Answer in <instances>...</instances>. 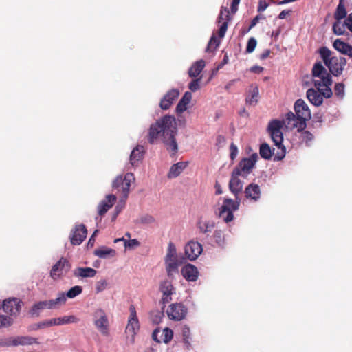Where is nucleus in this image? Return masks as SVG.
<instances>
[{"instance_id":"nucleus-1","label":"nucleus","mask_w":352,"mask_h":352,"mask_svg":"<svg viewBox=\"0 0 352 352\" xmlns=\"http://www.w3.org/2000/svg\"><path fill=\"white\" fill-rule=\"evenodd\" d=\"M294 111L295 113L288 112L285 120H273L268 124V133L274 145L280 149L276 155V160H282L286 154V148L283 144V135L281 131L283 125L289 129L297 128L298 131H301L306 128V122L311 119L310 109L304 100L298 99L295 102Z\"/></svg>"},{"instance_id":"nucleus-2","label":"nucleus","mask_w":352,"mask_h":352,"mask_svg":"<svg viewBox=\"0 0 352 352\" xmlns=\"http://www.w3.org/2000/svg\"><path fill=\"white\" fill-rule=\"evenodd\" d=\"M177 133L175 118L172 116H165L151 125L147 138L150 144H154L160 138L167 151L174 155L178 151L175 139Z\"/></svg>"},{"instance_id":"nucleus-3","label":"nucleus","mask_w":352,"mask_h":352,"mask_svg":"<svg viewBox=\"0 0 352 352\" xmlns=\"http://www.w3.org/2000/svg\"><path fill=\"white\" fill-rule=\"evenodd\" d=\"M318 52L324 63L333 76H338L342 74L346 64L345 58L332 56V52L327 47H321Z\"/></svg>"},{"instance_id":"nucleus-4","label":"nucleus","mask_w":352,"mask_h":352,"mask_svg":"<svg viewBox=\"0 0 352 352\" xmlns=\"http://www.w3.org/2000/svg\"><path fill=\"white\" fill-rule=\"evenodd\" d=\"M135 182L134 175L126 173L124 176L119 175L113 182L112 187L116 193L121 195V202L126 203L128 198L131 183Z\"/></svg>"},{"instance_id":"nucleus-5","label":"nucleus","mask_w":352,"mask_h":352,"mask_svg":"<svg viewBox=\"0 0 352 352\" xmlns=\"http://www.w3.org/2000/svg\"><path fill=\"white\" fill-rule=\"evenodd\" d=\"M313 83L316 89H320L322 87H331L332 80L330 74L327 72L321 62H316L312 68Z\"/></svg>"},{"instance_id":"nucleus-6","label":"nucleus","mask_w":352,"mask_h":352,"mask_svg":"<svg viewBox=\"0 0 352 352\" xmlns=\"http://www.w3.org/2000/svg\"><path fill=\"white\" fill-rule=\"evenodd\" d=\"M67 300L65 293H59L58 297L55 299L49 300L39 301L32 305L29 311L30 314L32 316L38 317L40 315V311L47 309H57L60 306L64 305Z\"/></svg>"},{"instance_id":"nucleus-7","label":"nucleus","mask_w":352,"mask_h":352,"mask_svg":"<svg viewBox=\"0 0 352 352\" xmlns=\"http://www.w3.org/2000/svg\"><path fill=\"white\" fill-rule=\"evenodd\" d=\"M333 94L332 90L330 87H322L319 90L311 88L307 91V98L309 101L314 106L319 107L323 102V98H329Z\"/></svg>"},{"instance_id":"nucleus-8","label":"nucleus","mask_w":352,"mask_h":352,"mask_svg":"<svg viewBox=\"0 0 352 352\" xmlns=\"http://www.w3.org/2000/svg\"><path fill=\"white\" fill-rule=\"evenodd\" d=\"M239 206V201H234L231 199L226 198L223 205L219 208V217L227 223L232 221L234 219L233 212L238 210Z\"/></svg>"},{"instance_id":"nucleus-9","label":"nucleus","mask_w":352,"mask_h":352,"mask_svg":"<svg viewBox=\"0 0 352 352\" xmlns=\"http://www.w3.org/2000/svg\"><path fill=\"white\" fill-rule=\"evenodd\" d=\"M94 323L97 329L103 335L108 336L109 322L105 311L102 309L96 310L94 313Z\"/></svg>"},{"instance_id":"nucleus-10","label":"nucleus","mask_w":352,"mask_h":352,"mask_svg":"<svg viewBox=\"0 0 352 352\" xmlns=\"http://www.w3.org/2000/svg\"><path fill=\"white\" fill-rule=\"evenodd\" d=\"M258 160L256 153L252 154L249 157L243 158L233 170H239L243 177H246L250 173Z\"/></svg>"},{"instance_id":"nucleus-11","label":"nucleus","mask_w":352,"mask_h":352,"mask_svg":"<svg viewBox=\"0 0 352 352\" xmlns=\"http://www.w3.org/2000/svg\"><path fill=\"white\" fill-rule=\"evenodd\" d=\"M71 268L69 261L65 257H61L60 260L54 264L50 271V276L56 280L60 278L63 275L66 274Z\"/></svg>"},{"instance_id":"nucleus-12","label":"nucleus","mask_w":352,"mask_h":352,"mask_svg":"<svg viewBox=\"0 0 352 352\" xmlns=\"http://www.w3.org/2000/svg\"><path fill=\"white\" fill-rule=\"evenodd\" d=\"M87 230L84 224H76L72 230L70 234V241L73 245L81 244L86 239Z\"/></svg>"},{"instance_id":"nucleus-13","label":"nucleus","mask_w":352,"mask_h":352,"mask_svg":"<svg viewBox=\"0 0 352 352\" xmlns=\"http://www.w3.org/2000/svg\"><path fill=\"white\" fill-rule=\"evenodd\" d=\"M186 313L187 308L182 303H173L167 310L169 318L177 321L184 319Z\"/></svg>"},{"instance_id":"nucleus-14","label":"nucleus","mask_w":352,"mask_h":352,"mask_svg":"<svg viewBox=\"0 0 352 352\" xmlns=\"http://www.w3.org/2000/svg\"><path fill=\"white\" fill-rule=\"evenodd\" d=\"M22 301L16 298L6 299L3 303V311L10 316H16L21 310Z\"/></svg>"},{"instance_id":"nucleus-15","label":"nucleus","mask_w":352,"mask_h":352,"mask_svg":"<svg viewBox=\"0 0 352 352\" xmlns=\"http://www.w3.org/2000/svg\"><path fill=\"white\" fill-rule=\"evenodd\" d=\"M160 291L162 293L161 302L164 305L172 300V295L175 294V289L169 280H164L160 283Z\"/></svg>"},{"instance_id":"nucleus-16","label":"nucleus","mask_w":352,"mask_h":352,"mask_svg":"<svg viewBox=\"0 0 352 352\" xmlns=\"http://www.w3.org/2000/svg\"><path fill=\"white\" fill-rule=\"evenodd\" d=\"M33 344H39L37 338L28 336H19L8 339L6 345L8 346H11L19 345H32Z\"/></svg>"},{"instance_id":"nucleus-17","label":"nucleus","mask_w":352,"mask_h":352,"mask_svg":"<svg viewBox=\"0 0 352 352\" xmlns=\"http://www.w3.org/2000/svg\"><path fill=\"white\" fill-rule=\"evenodd\" d=\"M241 176L239 173V170H232L231 174L230 180L229 182V189L230 192L234 194L236 199L238 195L241 192L243 189V182L239 178Z\"/></svg>"},{"instance_id":"nucleus-18","label":"nucleus","mask_w":352,"mask_h":352,"mask_svg":"<svg viewBox=\"0 0 352 352\" xmlns=\"http://www.w3.org/2000/svg\"><path fill=\"white\" fill-rule=\"evenodd\" d=\"M202 251V245L197 241H190L185 246V255L190 261L195 260Z\"/></svg>"},{"instance_id":"nucleus-19","label":"nucleus","mask_w":352,"mask_h":352,"mask_svg":"<svg viewBox=\"0 0 352 352\" xmlns=\"http://www.w3.org/2000/svg\"><path fill=\"white\" fill-rule=\"evenodd\" d=\"M230 19L229 10L227 8L222 7L218 16V23L221 24L218 31V36L220 38L224 37L228 29V21Z\"/></svg>"},{"instance_id":"nucleus-20","label":"nucleus","mask_w":352,"mask_h":352,"mask_svg":"<svg viewBox=\"0 0 352 352\" xmlns=\"http://www.w3.org/2000/svg\"><path fill=\"white\" fill-rule=\"evenodd\" d=\"M130 317L129 318L128 324L126 327V332L131 333L132 336L136 334L139 330L140 324L136 315V310L133 305L129 307Z\"/></svg>"},{"instance_id":"nucleus-21","label":"nucleus","mask_w":352,"mask_h":352,"mask_svg":"<svg viewBox=\"0 0 352 352\" xmlns=\"http://www.w3.org/2000/svg\"><path fill=\"white\" fill-rule=\"evenodd\" d=\"M179 91L177 89L169 90L161 99L160 107L163 110L168 109L173 103L178 98Z\"/></svg>"},{"instance_id":"nucleus-22","label":"nucleus","mask_w":352,"mask_h":352,"mask_svg":"<svg viewBox=\"0 0 352 352\" xmlns=\"http://www.w3.org/2000/svg\"><path fill=\"white\" fill-rule=\"evenodd\" d=\"M244 194L247 199L257 201L261 195L260 186L256 184L251 183L245 187Z\"/></svg>"},{"instance_id":"nucleus-23","label":"nucleus","mask_w":352,"mask_h":352,"mask_svg":"<svg viewBox=\"0 0 352 352\" xmlns=\"http://www.w3.org/2000/svg\"><path fill=\"white\" fill-rule=\"evenodd\" d=\"M116 201L114 195H107L105 199L102 200L98 206V212L100 216H103L113 206Z\"/></svg>"},{"instance_id":"nucleus-24","label":"nucleus","mask_w":352,"mask_h":352,"mask_svg":"<svg viewBox=\"0 0 352 352\" xmlns=\"http://www.w3.org/2000/svg\"><path fill=\"white\" fill-rule=\"evenodd\" d=\"M182 274L186 280L193 282L197 280L199 271L195 265L187 264L182 267Z\"/></svg>"},{"instance_id":"nucleus-25","label":"nucleus","mask_w":352,"mask_h":352,"mask_svg":"<svg viewBox=\"0 0 352 352\" xmlns=\"http://www.w3.org/2000/svg\"><path fill=\"white\" fill-rule=\"evenodd\" d=\"M258 86L256 84L250 85L245 98L246 104L251 106L256 105L258 100Z\"/></svg>"},{"instance_id":"nucleus-26","label":"nucleus","mask_w":352,"mask_h":352,"mask_svg":"<svg viewBox=\"0 0 352 352\" xmlns=\"http://www.w3.org/2000/svg\"><path fill=\"white\" fill-rule=\"evenodd\" d=\"M333 47L342 54L352 57V45L344 42L340 38H337L333 43Z\"/></svg>"},{"instance_id":"nucleus-27","label":"nucleus","mask_w":352,"mask_h":352,"mask_svg":"<svg viewBox=\"0 0 352 352\" xmlns=\"http://www.w3.org/2000/svg\"><path fill=\"white\" fill-rule=\"evenodd\" d=\"M276 146L278 147L277 146ZM279 151H280V149L277 148V152L274 153V148L272 150L269 144L267 143L261 144L259 148V154L262 158L265 160H270L274 155V161H278V160H276V155Z\"/></svg>"},{"instance_id":"nucleus-28","label":"nucleus","mask_w":352,"mask_h":352,"mask_svg":"<svg viewBox=\"0 0 352 352\" xmlns=\"http://www.w3.org/2000/svg\"><path fill=\"white\" fill-rule=\"evenodd\" d=\"M97 271L91 267H77L74 270V276L78 278H92L96 276Z\"/></svg>"},{"instance_id":"nucleus-29","label":"nucleus","mask_w":352,"mask_h":352,"mask_svg":"<svg viewBox=\"0 0 352 352\" xmlns=\"http://www.w3.org/2000/svg\"><path fill=\"white\" fill-rule=\"evenodd\" d=\"M144 153V148L142 146H137L131 152L130 155V162L133 166H137V163L142 160Z\"/></svg>"},{"instance_id":"nucleus-30","label":"nucleus","mask_w":352,"mask_h":352,"mask_svg":"<svg viewBox=\"0 0 352 352\" xmlns=\"http://www.w3.org/2000/svg\"><path fill=\"white\" fill-rule=\"evenodd\" d=\"M192 99V94L189 91H186L182 99L179 100V103L176 107V111L178 113H183L187 109V105L190 103Z\"/></svg>"},{"instance_id":"nucleus-31","label":"nucleus","mask_w":352,"mask_h":352,"mask_svg":"<svg viewBox=\"0 0 352 352\" xmlns=\"http://www.w3.org/2000/svg\"><path fill=\"white\" fill-rule=\"evenodd\" d=\"M205 67V61L202 59L196 61L190 67L188 74L190 77H197Z\"/></svg>"},{"instance_id":"nucleus-32","label":"nucleus","mask_w":352,"mask_h":352,"mask_svg":"<svg viewBox=\"0 0 352 352\" xmlns=\"http://www.w3.org/2000/svg\"><path fill=\"white\" fill-rule=\"evenodd\" d=\"M344 1V0H339V3L333 14L336 21H341L348 16Z\"/></svg>"},{"instance_id":"nucleus-33","label":"nucleus","mask_w":352,"mask_h":352,"mask_svg":"<svg viewBox=\"0 0 352 352\" xmlns=\"http://www.w3.org/2000/svg\"><path fill=\"white\" fill-rule=\"evenodd\" d=\"M77 318L74 316H65L63 317L52 318L51 322L52 326L62 325L69 323H74L77 322Z\"/></svg>"},{"instance_id":"nucleus-34","label":"nucleus","mask_w":352,"mask_h":352,"mask_svg":"<svg viewBox=\"0 0 352 352\" xmlns=\"http://www.w3.org/2000/svg\"><path fill=\"white\" fill-rule=\"evenodd\" d=\"M186 164L184 162H179L175 164H173L168 173V177L169 178H174L177 177L186 167Z\"/></svg>"},{"instance_id":"nucleus-35","label":"nucleus","mask_w":352,"mask_h":352,"mask_svg":"<svg viewBox=\"0 0 352 352\" xmlns=\"http://www.w3.org/2000/svg\"><path fill=\"white\" fill-rule=\"evenodd\" d=\"M197 227L200 232L208 234L210 233L214 228V223L209 221H199L197 223Z\"/></svg>"},{"instance_id":"nucleus-36","label":"nucleus","mask_w":352,"mask_h":352,"mask_svg":"<svg viewBox=\"0 0 352 352\" xmlns=\"http://www.w3.org/2000/svg\"><path fill=\"white\" fill-rule=\"evenodd\" d=\"M94 254L100 258H104L116 255V251L113 249L107 247H102L99 249L95 250Z\"/></svg>"},{"instance_id":"nucleus-37","label":"nucleus","mask_w":352,"mask_h":352,"mask_svg":"<svg viewBox=\"0 0 352 352\" xmlns=\"http://www.w3.org/2000/svg\"><path fill=\"white\" fill-rule=\"evenodd\" d=\"M346 28H347L346 18L344 23L341 21H336L333 24L332 30L336 35H343L346 32Z\"/></svg>"},{"instance_id":"nucleus-38","label":"nucleus","mask_w":352,"mask_h":352,"mask_svg":"<svg viewBox=\"0 0 352 352\" xmlns=\"http://www.w3.org/2000/svg\"><path fill=\"white\" fill-rule=\"evenodd\" d=\"M51 319L45 320L38 323L33 324L28 327L29 331H37L38 329L47 328L52 327Z\"/></svg>"},{"instance_id":"nucleus-39","label":"nucleus","mask_w":352,"mask_h":352,"mask_svg":"<svg viewBox=\"0 0 352 352\" xmlns=\"http://www.w3.org/2000/svg\"><path fill=\"white\" fill-rule=\"evenodd\" d=\"M177 260V250L175 245L173 243L170 242L168 245L167 253L165 257V261Z\"/></svg>"},{"instance_id":"nucleus-40","label":"nucleus","mask_w":352,"mask_h":352,"mask_svg":"<svg viewBox=\"0 0 352 352\" xmlns=\"http://www.w3.org/2000/svg\"><path fill=\"white\" fill-rule=\"evenodd\" d=\"M213 238L217 245L223 247L225 244V236L222 230H217L214 231Z\"/></svg>"},{"instance_id":"nucleus-41","label":"nucleus","mask_w":352,"mask_h":352,"mask_svg":"<svg viewBox=\"0 0 352 352\" xmlns=\"http://www.w3.org/2000/svg\"><path fill=\"white\" fill-rule=\"evenodd\" d=\"M220 41L217 38L216 36L212 35L208 42L206 51L211 52L214 51L219 45Z\"/></svg>"},{"instance_id":"nucleus-42","label":"nucleus","mask_w":352,"mask_h":352,"mask_svg":"<svg viewBox=\"0 0 352 352\" xmlns=\"http://www.w3.org/2000/svg\"><path fill=\"white\" fill-rule=\"evenodd\" d=\"M82 292V288L81 286L76 285L72 287L68 292L65 294V298L67 297L69 298H74L78 295L80 294Z\"/></svg>"},{"instance_id":"nucleus-43","label":"nucleus","mask_w":352,"mask_h":352,"mask_svg":"<svg viewBox=\"0 0 352 352\" xmlns=\"http://www.w3.org/2000/svg\"><path fill=\"white\" fill-rule=\"evenodd\" d=\"M168 276H171V272L177 270V260L165 261Z\"/></svg>"},{"instance_id":"nucleus-44","label":"nucleus","mask_w":352,"mask_h":352,"mask_svg":"<svg viewBox=\"0 0 352 352\" xmlns=\"http://www.w3.org/2000/svg\"><path fill=\"white\" fill-rule=\"evenodd\" d=\"M335 95L340 98L344 96V85L342 82L336 83L334 87Z\"/></svg>"},{"instance_id":"nucleus-45","label":"nucleus","mask_w":352,"mask_h":352,"mask_svg":"<svg viewBox=\"0 0 352 352\" xmlns=\"http://www.w3.org/2000/svg\"><path fill=\"white\" fill-rule=\"evenodd\" d=\"M256 44H257V41L254 37L250 38L248 41V44H247V47H246V52L252 53L254 50V49L256 46Z\"/></svg>"},{"instance_id":"nucleus-46","label":"nucleus","mask_w":352,"mask_h":352,"mask_svg":"<svg viewBox=\"0 0 352 352\" xmlns=\"http://www.w3.org/2000/svg\"><path fill=\"white\" fill-rule=\"evenodd\" d=\"M140 223L146 225L153 224L155 223V219L150 214H145L140 218Z\"/></svg>"},{"instance_id":"nucleus-47","label":"nucleus","mask_w":352,"mask_h":352,"mask_svg":"<svg viewBox=\"0 0 352 352\" xmlns=\"http://www.w3.org/2000/svg\"><path fill=\"white\" fill-rule=\"evenodd\" d=\"M107 286V282L104 279L98 280L96 284V292L99 293L106 289Z\"/></svg>"},{"instance_id":"nucleus-48","label":"nucleus","mask_w":352,"mask_h":352,"mask_svg":"<svg viewBox=\"0 0 352 352\" xmlns=\"http://www.w3.org/2000/svg\"><path fill=\"white\" fill-rule=\"evenodd\" d=\"M201 78L192 80L188 85V88L192 91H196L200 88Z\"/></svg>"},{"instance_id":"nucleus-49","label":"nucleus","mask_w":352,"mask_h":352,"mask_svg":"<svg viewBox=\"0 0 352 352\" xmlns=\"http://www.w3.org/2000/svg\"><path fill=\"white\" fill-rule=\"evenodd\" d=\"M12 324V320L8 316L0 315V327L10 326Z\"/></svg>"},{"instance_id":"nucleus-50","label":"nucleus","mask_w":352,"mask_h":352,"mask_svg":"<svg viewBox=\"0 0 352 352\" xmlns=\"http://www.w3.org/2000/svg\"><path fill=\"white\" fill-rule=\"evenodd\" d=\"M182 336L184 342L189 344V340L190 339V330L189 327H184L182 329Z\"/></svg>"},{"instance_id":"nucleus-51","label":"nucleus","mask_w":352,"mask_h":352,"mask_svg":"<svg viewBox=\"0 0 352 352\" xmlns=\"http://www.w3.org/2000/svg\"><path fill=\"white\" fill-rule=\"evenodd\" d=\"M126 203L121 202V199L120 200L119 204L116 206L114 214L112 217V221H115L117 218L118 215L120 214L121 210L124 208Z\"/></svg>"},{"instance_id":"nucleus-52","label":"nucleus","mask_w":352,"mask_h":352,"mask_svg":"<svg viewBox=\"0 0 352 352\" xmlns=\"http://www.w3.org/2000/svg\"><path fill=\"white\" fill-rule=\"evenodd\" d=\"M163 333L164 335V342H168L173 338V332L171 329L168 328H165L164 329Z\"/></svg>"},{"instance_id":"nucleus-53","label":"nucleus","mask_w":352,"mask_h":352,"mask_svg":"<svg viewBox=\"0 0 352 352\" xmlns=\"http://www.w3.org/2000/svg\"><path fill=\"white\" fill-rule=\"evenodd\" d=\"M268 6L269 3L267 2V0H259L257 12L261 13L265 11Z\"/></svg>"},{"instance_id":"nucleus-54","label":"nucleus","mask_w":352,"mask_h":352,"mask_svg":"<svg viewBox=\"0 0 352 352\" xmlns=\"http://www.w3.org/2000/svg\"><path fill=\"white\" fill-rule=\"evenodd\" d=\"M124 246L126 248H133L135 246H139L140 242L137 239L124 240Z\"/></svg>"},{"instance_id":"nucleus-55","label":"nucleus","mask_w":352,"mask_h":352,"mask_svg":"<svg viewBox=\"0 0 352 352\" xmlns=\"http://www.w3.org/2000/svg\"><path fill=\"white\" fill-rule=\"evenodd\" d=\"M230 158L231 160H234L238 154V148L237 146L232 143L230 146Z\"/></svg>"},{"instance_id":"nucleus-56","label":"nucleus","mask_w":352,"mask_h":352,"mask_svg":"<svg viewBox=\"0 0 352 352\" xmlns=\"http://www.w3.org/2000/svg\"><path fill=\"white\" fill-rule=\"evenodd\" d=\"M302 138L306 142H308L313 140V135L308 131H304L302 132Z\"/></svg>"},{"instance_id":"nucleus-57","label":"nucleus","mask_w":352,"mask_h":352,"mask_svg":"<svg viewBox=\"0 0 352 352\" xmlns=\"http://www.w3.org/2000/svg\"><path fill=\"white\" fill-rule=\"evenodd\" d=\"M261 15H256L251 21L250 27L248 28V30H251L252 28H254L259 21L261 19H263Z\"/></svg>"},{"instance_id":"nucleus-58","label":"nucleus","mask_w":352,"mask_h":352,"mask_svg":"<svg viewBox=\"0 0 352 352\" xmlns=\"http://www.w3.org/2000/svg\"><path fill=\"white\" fill-rule=\"evenodd\" d=\"M240 0H232L231 4V12L234 14L238 9V5L239 4Z\"/></svg>"},{"instance_id":"nucleus-59","label":"nucleus","mask_w":352,"mask_h":352,"mask_svg":"<svg viewBox=\"0 0 352 352\" xmlns=\"http://www.w3.org/2000/svg\"><path fill=\"white\" fill-rule=\"evenodd\" d=\"M346 25L348 30L352 32V12L346 17Z\"/></svg>"},{"instance_id":"nucleus-60","label":"nucleus","mask_w":352,"mask_h":352,"mask_svg":"<svg viewBox=\"0 0 352 352\" xmlns=\"http://www.w3.org/2000/svg\"><path fill=\"white\" fill-rule=\"evenodd\" d=\"M98 232V230H96L94 233L92 234L91 236L89 238L88 241V245L92 247L94 245L95 242V236H96L97 233Z\"/></svg>"},{"instance_id":"nucleus-61","label":"nucleus","mask_w":352,"mask_h":352,"mask_svg":"<svg viewBox=\"0 0 352 352\" xmlns=\"http://www.w3.org/2000/svg\"><path fill=\"white\" fill-rule=\"evenodd\" d=\"M250 71L254 73L260 74L263 71V67L261 66H253L250 68Z\"/></svg>"},{"instance_id":"nucleus-62","label":"nucleus","mask_w":352,"mask_h":352,"mask_svg":"<svg viewBox=\"0 0 352 352\" xmlns=\"http://www.w3.org/2000/svg\"><path fill=\"white\" fill-rule=\"evenodd\" d=\"M270 50L267 49L262 54H260V59L265 60L266 59L270 54Z\"/></svg>"},{"instance_id":"nucleus-63","label":"nucleus","mask_w":352,"mask_h":352,"mask_svg":"<svg viewBox=\"0 0 352 352\" xmlns=\"http://www.w3.org/2000/svg\"><path fill=\"white\" fill-rule=\"evenodd\" d=\"M292 12L291 10H283L278 15V18L280 19H283L286 17V16L289 15Z\"/></svg>"},{"instance_id":"nucleus-64","label":"nucleus","mask_w":352,"mask_h":352,"mask_svg":"<svg viewBox=\"0 0 352 352\" xmlns=\"http://www.w3.org/2000/svg\"><path fill=\"white\" fill-rule=\"evenodd\" d=\"M214 188L216 189V195H221L222 194V190H221V186L220 185V184L217 181L215 184H214Z\"/></svg>"}]
</instances>
